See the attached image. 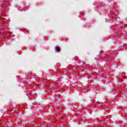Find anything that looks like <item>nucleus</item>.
<instances>
[{"instance_id":"obj_1","label":"nucleus","mask_w":127,"mask_h":127,"mask_svg":"<svg viewBox=\"0 0 127 127\" xmlns=\"http://www.w3.org/2000/svg\"><path fill=\"white\" fill-rule=\"evenodd\" d=\"M55 50H56V51L57 52H60V51H61L60 47H55Z\"/></svg>"}]
</instances>
